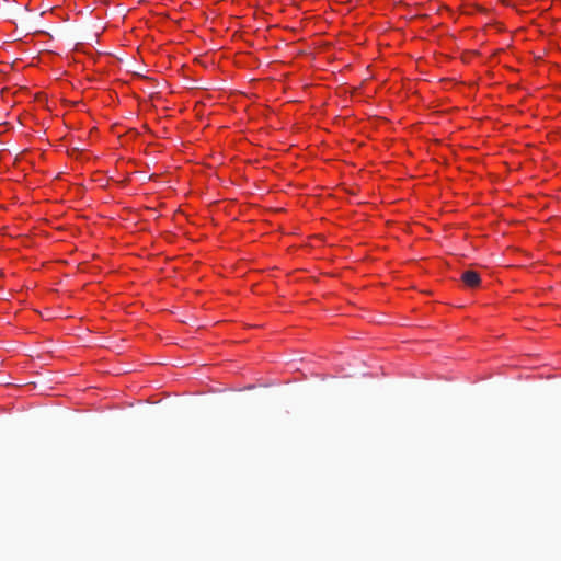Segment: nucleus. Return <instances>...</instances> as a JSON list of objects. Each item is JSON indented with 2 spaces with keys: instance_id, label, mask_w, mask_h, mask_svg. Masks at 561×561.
I'll return each mask as SVG.
<instances>
[{
  "instance_id": "f257e3e1",
  "label": "nucleus",
  "mask_w": 561,
  "mask_h": 561,
  "mask_svg": "<svg viewBox=\"0 0 561 561\" xmlns=\"http://www.w3.org/2000/svg\"><path fill=\"white\" fill-rule=\"evenodd\" d=\"M461 280L467 287L476 288L480 285L481 278L476 271L467 270L462 273Z\"/></svg>"
}]
</instances>
